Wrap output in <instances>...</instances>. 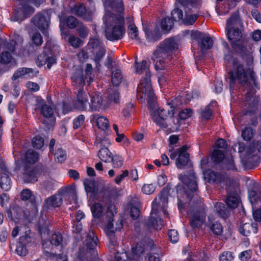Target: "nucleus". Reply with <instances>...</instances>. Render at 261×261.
<instances>
[{
	"label": "nucleus",
	"mask_w": 261,
	"mask_h": 261,
	"mask_svg": "<svg viewBox=\"0 0 261 261\" xmlns=\"http://www.w3.org/2000/svg\"><path fill=\"white\" fill-rule=\"evenodd\" d=\"M103 4L119 13L116 14L107 11L105 14L103 20L107 28L106 36L111 41L121 39L125 34L123 3L122 0H108V3Z\"/></svg>",
	"instance_id": "1"
},
{
	"label": "nucleus",
	"mask_w": 261,
	"mask_h": 261,
	"mask_svg": "<svg viewBox=\"0 0 261 261\" xmlns=\"http://www.w3.org/2000/svg\"><path fill=\"white\" fill-rule=\"evenodd\" d=\"M178 47L174 38H170L162 41L153 51L151 59L156 70L165 69L167 64L171 60V54Z\"/></svg>",
	"instance_id": "2"
},
{
	"label": "nucleus",
	"mask_w": 261,
	"mask_h": 261,
	"mask_svg": "<svg viewBox=\"0 0 261 261\" xmlns=\"http://www.w3.org/2000/svg\"><path fill=\"white\" fill-rule=\"evenodd\" d=\"M135 67L136 73L140 74L143 71L145 73V76L140 80L137 92L141 98H147L148 105L150 106L153 104L155 96L150 83L151 73L147 67L146 61L143 60L139 63L136 61Z\"/></svg>",
	"instance_id": "3"
},
{
	"label": "nucleus",
	"mask_w": 261,
	"mask_h": 261,
	"mask_svg": "<svg viewBox=\"0 0 261 261\" xmlns=\"http://www.w3.org/2000/svg\"><path fill=\"white\" fill-rule=\"evenodd\" d=\"M240 25V20L237 14H233L227 20L226 31L233 47L239 46L242 39V32L238 28Z\"/></svg>",
	"instance_id": "4"
},
{
	"label": "nucleus",
	"mask_w": 261,
	"mask_h": 261,
	"mask_svg": "<svg viewBox=\"0 0 261 261\" xmlns=\"http://www.w3.org/2000/svg\"><path fill=\"white\" fill-rule=\"evenodd\" d=\"M188 214L190 225L193 228L201 227L205 222V207L201 199L193 205H191Z\"/></svg>",
	"instance_id": "5"
},
{
	"label": "nucleus",
	"mask_w": 261,
	"mask_h": 261,
	"mask_svg": "<svg viewBox=\"0 0 261 261\" xmlns=\"http://www.w3.org/2000/svg\"><path fill=\"white\" fill-rule=\"evenodd\" d=\"M229 85L231 88L238 82L242 85H248V76L243 65L237 61L233 62V69L229 72Z\"/></svg>",
	"instance_id": "6"
},
{
	"label": "nucleus",
	"mask_w": 261,
	"mask_h": 261,
	"mask_svg": "<svg viewBox=\"0 0 261 261\" xmlns=\"http://www.w3.org/2000/svg\"><path fill=\"white\" fill-rule=\"evenodd\" d=\"M30 4H33L36 7L40 5L38 0H28V3L21 5L20 7L16 9L14 13V21L21 22L35 12L34 8L30 6Z\"/></svg>",
	"instance_id": "7"
},
{
	"label": "nucleus",
	"mask_w": 261,
	"mask_h": 261,
	"mask_svg": "<svg viewBox=\"0 0 261 261\" xmlns=\"http://www.w3.org/2000/svg\"><path fill=\"white\" fill-rule=\"evenodd\" d=\"M204 177L207 182L216 184L223 188H227L231 183L227 174L217 173L210 169L204 172Z\"/></svg>",
	"instance_id": "8"
},
{
	"label": "nucleus",
	"mask_w": 261,
	"mask_h": 261,
	"mask_svg": "<svg viewBox=\"0 0 261 261\" xmlns=\"http://www.w3.org/2000/svg\"><path fill=\"white\" fill-rule=\"evenodd\" d=\"M170 110L159 108L151 112V116L154 122L161 127L166 128V120L168 118H172L174 114V108L170 107Z\"/></svg>",
	"instance_id": "9"
},
{
	"label": "nucleus",
	"mask_w": 261,
	"mask_h": 261,
	"mask_svg": "<svg viewBox=\"0 0 261 261\" xmlns=\"http://www.w3.org/2000/svg\"><path fill=\"white\" fill-rule=\"evenodd\" d=\"M87 46L92 49V52L95 55L94 61L98 63L106 54V50L103 44L97 38H91Z\"/></svg>",
	"instance_id": "10"
},
{
	"label": "nucleus",
	"mask_w": 261,
	"mask_h": 261,
	"mask_svg": "<svg viewBox=\"0 0 261 261\" xmlns=\"http://www.w3.org/2000/svg\"><path fill=\"white\" fill-rule=\"evenodd\" d=\"M156 199L152 202L150 216L146 223L149 227H151L155 229H160L163 225V222L158 217L159 206L156 203Z\"/></svg>",
	"instance_id": "11"
},
{
	"label": "nucleus",
	"mask_w": 261,
	"mask_h": 261,
	"mask_svg": "<svg viewBox=\"0 0 261 261\" xmlns=\"http://www.w3.org/2000/svg\"><path fill=\"white\" fill-rule=\"evenodd\" d=\"M40 175L38 168L25 165L22 173V178L25 182H35Z\"/></svg>",
	"instance_id": "12"
},
{
	"label": "nucleus",
	"mask_w": 261,
	"mask_h": 261,
	"mask_svg": "<svg viewBox=\"0 0 261 261\" xmlns=\"http://www.w3.org/2000/svg\"><path fill=\"white\" fill-rule=\"evenodd\" d=\"M90 96V102L89 104L90 111H98L106 106V100L99 93L94 92L91 94Z\"/></svg>",
	"instance_id": "13"
},
{
	"label": "nucleus",
	"mask_w": 261,
	"mask_h": 261,
	"mask_svg": "<svg viewBox=\"0 0 261 261\" xmlns=\"http://www.w3.org/2000/svg\"><path fill=\"white\" fill-rule=\"evenodd\" d=\"M179 179L185 185L191 192L196 191L198 188L195 173L191 171L187 175L180 174Z\"/></svg>",
	"instance_id": "14"
},
{
	"label": "nucleus",
	"mask_w": 261,
	"mask_h": 261,
	"mask_svg": "<svg viewBox=\"0 0 261 261\" xmlns=\"http://www.w3.org/2000/svg\"><path fill=\"white\" fill-rule=\"evenodd\" d=\"M258 225L256 223L252 222H244V221L240 222L239 231L244 236H249L255 234L257 231Z\"/></svg>",
	"instance_id": "15"
},
{
	"label": "nucleus",
	"mask_w": 261,
	"mask_h": 261,
	"mask_svg": "<svg viewBox=\"0 0 261 261\" xmlns=\"http://www.w3.org/2000/svg\"><path fill=\"white\" fill-rule=\"evenodd\" d=\"M227 192V197L226 199V203L228 206L232 208H236L240 202V198L237 193L236 189L233 187L231 188L230 184L225 188Z\"/></svg>",
	"instance_id": "16"
},
{
	"label": "nucleus",
	"mask_w": 261,
	"mask_h": 261,
	"mask_svg": "<svg viewBox=\"0 0 261 261\" xmlns=\"http://www.w3.org/2000/svg\"><path fill=\"white\" fill-rule=\"evenodd\" d=\"M47 13H38L32 18V22L41 31L47 29L49 26V18Z\"/></svg>",
	"instance_id": "17"
},
{
	"label": "nucleus",
	"mask_w": 261,
	"mask_h": 261,
	"mask_svg": "<svg viewBox=\"0 0 261 261\" xmlns=\"http://www.w3.org/2000/svg\"><path fill=\"white\" fill-rule=\"evenodd\" d=\"M187 147L184 146L178 150V156L176 162L178 168L182 169L188 163L189 154L187 153Z\"/></svg>",
	"instance_id": "18"
},
{
	"label": "nucleus",
	"mask_w": 261,
	"mask_h": 261,
	"mask_svg": "<svg viewBox=\"0 0 261 261\" xmlns=\"http://www.w3.org/2000/svg\"><path fill=\"white\" fill-rule=\"evenodd\" d=\"M88 99L86 94L83 90H80L76 96V100L74 102V107L77 110H86Z\"/></svg>",
	"instance_id": "19"
},
{
	"label": "nucleus",
	"mask_w": 261,
	"mask_h": 261,
	"mask_svg": "<svg viewBox=\"0 0 261 261\" xmlns=\"http://www.w3.org/2000/svg\"><path fill=\"white\" fill-rule=\"evenodd\" d=\"M62 203V199L59 195H52L47 198L44 202V206L46 208H55L60 206Z\"/></svg>",
	"instance_id": "20"
},
{
	"label": "nucleus",
	"mask_w": 261,
	"mask_h": 261,
	"mask_svg": "<svg viewBox=\"0 0 261 261\" xmlns=\"http://www.w3.org/2000/svg\"><path fill=\"white\" fill-rule=\"evenodd\" d=\"M106 104L117 103L119 101V92L113 88H108L106 92Z\"/></svg>",
	"instance_id": "21"
},
{
	"label": "nucleus",
	"mask_w": 261,
	"mask_h": 261,
	"mask_svg": "<svg viewBox=\"0 0 261 261\" xmlns=\"http://www.w3.org/2000/svg\"><path fill=\"white\" fill-rule=\"evenodd\" d=\"M38 73V71H35L33 68L25 67L19 68L15 72L12 76V79L15 80L19 77L24 75L31 77L35 75Z\"/></svg>",
	"instance_id": "22"
},
{
	"label": "nucleus",
	"mask_w": 261,
	"mask_h": 261,
	"mask_svg": "<svg viewBox=\"0 0 261 261\" xmlns=\"http://www.w3.org/2000/svg\"><path fill=\"white\" fill-rule=\"evenodd\" d=\"M127 23L128 24V34L132 39L139 40L138 31L137 28L133 24L134 18L132 16L126 17Z\"/></svg>",
	"instance_id": "23"
},
{
	"label": "nucleus",
	"mask_w": 261,
	"mask_h": 261,
	"mask_svg": "<svg viewBox=\"0 0 261 261\" xmlns=\"http://www.w3.org/2000/svg\"><path fill=\"white\" fill-rule=\"evenodd\" d=\"M97 155L101 161L106 163H111L113 156L112 153L107 147L100 148Z\"/></svg>",
	"instance_id": "24"
},
{
	"label": "nucleus",
	"mask_w": 261,
	"mask_h": 261,
	"mask_svg": "<svg viewBox=\"0 0 261 261\" xmlns=\"http://www.w3.org/2000/svg\"><path fill=\"white\" fill-rule=\"evenodd\" d=\"M8 173V171L6 169V172H3L1 177L0 186L1 188L5 191H9L12 186V181Z\"/></svg>",
	"instance_id": "25"
},
{
	"label": "nucleus",
	"mask_w": 261,
	"mask_h": 261,
	"mask_svg": "<svg viewBox=\"0 0 261 261\" xmlns=\"http://www.w3.org/2000/svg\"><path fill=\"white\" fill-rule=\"evenodd\" d=\"M213 45V41L210 37H203L200 42L198 43V46L202 52L206 51L211 49Z\"/></svg>",
	"instance_id": "26"
},
{
	"label": "nucleus",
	"mask_w": 261,
	"mask_h": 261,
	"mask_svg": "<svg viewBox=\"0 0 261 261\" xmlns=\"http://www.w3.org/2000/svg\"><path fill=\"white\" fill-rule=\"evenodd\" d=\"M71 12L72 14L79 17L85 18L87 15V10L83 5H75L71 8Z\"/></svg>",
	"instance_id": "27"
},
{
	"label": "nucleus",
	"mask_w": 261,
	"mask_h": 261,
	"mask_svg": "<svg viewBox=\"0 0 261 261\" xmlns=\"http://www.w3.org/2000/svg\"><path fill=\"white\" fill-rule=\"evenodd\" d=\"M98 238L93 236V234H89L84 241V244L87 246V249L92 250L97 245Z\"/></svg>",
	"instance_id": "28"
},
{
	"label": "nucleus",
	"mask_w": 261,
	"mask_h": 261,
	"mask_svg": "<svg viewBox=\"0 0 261 261\" xmlns=\"http://www.w3.org/2000/svg\"><path fill=\"white\" fill-rule=\"evenodd\" d=\"M217 214L222 218H226L229 216V211L225 208V205L221 202H217L215 206Z\"/></svg>",
	"instance_id": "29"
},
{
	"label": "nucleus",
	"mask_w": 261,
	"mask_h": 261,
	"mask_svg": "<svg viewBox=\"0 0 261 261\" xmlns=\"http://www.w3.org/2000/svg\"><path fill=\"white\" fill-rule=\"evenodd\" d=\"M111 76V82L113 85L117 86L121 83L122 75L120 69H116L113 70Z\"/></svg>",
	"instance_id": "30"
},
{
	"label": "nucleus",
	"mask_w": 261,
	"mask_h": 261,
	"mask_svg": "<svg viewBox=\"0 0 261 261\" xmlns=\"http://www.w3.org/2000/svg\"><path fill=\"white\" fill-rule=\"evenodd\" d=\"M225 154L223 151L214 149L211 155L212 161L216 164L220 163L224 159Z\"/></svg>",
	"instance_id": "31"
},
{
	"label": "nucleus",
	"mask_w": 261,
	"mask_h": 261,
	"mask_svg": "<svg viewBox=\"0 0 261 261\" xmlns=\"http://www.w3.org/2000/svg\"><path fill=\"white\" fill-rule=\"evenodd\" d=\"M38 159V153L33 150L30 149L25 153V161L27 163L33 164Z\"/></svg>",
	"instance_id": "32"
},
{
	"label": "nucleus",
	"mask_w": 261,
	"mask_h": 261,
	"mask_svg": "<svg viewBox=\"0 0 261 261\" xmlns=\"http://www.w3.org/2000/svg\"><path fill=\"white\" fill-rule=\"evenodd\" d=\"M111 143L110 140L106 137H99L96 138L95 145L100 148L107 147L110 146Z\"/></svg>",
	"instance_id": "33"
},
{
	"label": "nucleus",
	"mask_w": 261,
	"mask_h": 261,
	"mask_svg": "<svg viewBox=\"0 0 261 261\" xmlns=\"http://www.w3.org/2000/svg\"><path fill=\"white\" fill-rule=\"evenodd\" d=\"M169 193L168 189L164 188L159 194V198L160 200V204H162V207H165V205L168 203Z\"/></svg>",
	"instance_id": "34"
},
{
	"label": "nucleus",
	"mask_w": 261,
	"mask_h": 261,
	"mask_svg": "<svg viewBox=\"0 0 261 261\" xmlns=\"http://www.w3.org/2000/svg\"><path fill=\"white\" fill-rule=\"evenodd\" d=\"M21 199L24 201H29L31 203L35 202V196L33 194L32 191L28 189H25L23 190L21 192Z\"/></svg>",
	"instance_id": "35"
},
{
	"label": "nucleus",
	"mask_w": 261,
	"mask_h": 261,
	"mask_svg": "<svg viewBox=\"0 0 261 261\" xmlns=\"http://www.w3.org/2000/svg\"><path fill=\"white\" fill-rule=\"evenodd\" d=\"M173 26V20L169 17H165L161 22V28L163 31L168 32Z\"/></svg>",
	"instance_id": "36"
},
{
	"label": "nucleus",
	"mask_w": 261,
	"mask_h": 261,
	"mask_svg": "<svg viewBox=\"0 0 261 261\" xmlns=\"http://www.w3.org/2000/svg\"><path fill=\"white\" fill-rule=\"evenodd\" d=\"M115 258L116 261H138L137 258L128 257L126 252L119 253L115 251Z\"/></svg>",
	"instance_id": "37"
},
{
	"label": "nucleus",
	"mask_w": 261,
	"mask_h": 261,
	"mask_svg": "<svg viewBox=\"0 0 261 261\" xmlns=\"http://www.w3.org/2000/svg\"><path fill=\"white\" fill-rule=\"evenodd\" d=\"M254 130L250 126L246 127L242 130V137L245 141H250L253 137Z\"/></svg>",
	"instance_id": "38"
},
{
	"label": "nucleus",
	"mask_w": 261,
	"mask_h": 261,
	"mask_svg": "<svg viewBox=\"0 0 261 261\" xmlns=\"http://www.w3.org/2000/svg\"><path fill=\"white\" fill-rule=\"evenodd\" d=\"M96 125L101 130H106L109 127V121L103 116L98 117L96 119Z\"/></svg>",
	"instance_id": "39"
},
{
	"label": "nucleus",
	"mask_w": 261,
	"mask_h": 261,
	"mask_svg": "<svg viewBox=\"0 0 261 261\" xmlns=\"http://www.w3.org/2000/svg\"><path fill=\"white\" fill-rule=\"evenodd\" d=\"M109 240V248L111 252L115 253L118 246V244L115 238V233H110L107 234Z\"/></svg>",
	"instance_id": "40"
},
{
	"label": "nucleus",
	"mask_w": 261,
	"mask_h": 261,
	"mask_svg": "<svg viewBox=\"0 0 261 261\" xmlns=\"http://www.w3.org/2000/svg\"><path fill=\"white\" fill-rule=\"evenodd\" d=\"M42 245L44 254L46 256L50 257L52 256L53 253L51 252V250L53 246L50 242L43 240L42 241Z\"/></svg>",
	"instance_id": "41"
},
{
	"label": "nucleus",
	"mask_w": 261,
	"mask_h": 261,
	"mask_svg": "<svg viewBox=\"0 0 261 261\" xmlns=\"http://www.w3.org/2000/svg\"><path fill=\"white\" fill-rule=\"evenodd\" d=\"M70 44L74 48H79L83 44V41L79 37L73 35H70L68 40Z\"/></svg>",
	"instance_id": "42"
},
{
	"label": "nucleus",
	"mask_w": 261,
	"mask_h": 261,
	"mask_svg": "<svg viewBox=\"0 0 261 261\" xmlns=\"http://www.w3.org/2000/svg\"><path fill=\"white\" fill-rule=\"evenodd\" d=\"M91 211L94 217L99 218L102 213L103 207L101 204L97 203L91 207Z\"/></svg>",
	"instance_id": "43"
},
{
	"label": "nucleus",
	"mask_w": 261,
	"mask_h": 261,
	"mask_svg": "<svg viewBox=\"0 0 261 261\" xmlns=\"http://www.w3.org/2000/svg\"><path fill=\"white\" fill-rule=\"evenodd\" d=\"M49 242L53 246H59L62 242V236L60 232L54 233L51 235Z\"/></svg>",
	"instance_id": "44"
},
{
	"label": "nucleus",
	"mask_w": 261,
	"mask_h": 261,
	"mask_svg": "<svg viewBox=\"0 0 261 261\" xmlns=\"http://www.w3.org/2000/svg\"><path fill=\"white\" fill-rule=\"evenodd\" d=\"M132 251L134 254L133 257L137 258L138 261L139 256L144 252V247L142 243H138L135 248H132Z\"/></svg>",
	"instance_id": "45"
},
{
	"label": "nucleus",
	"mask_w": 261,
	"mask_h": 261,
	"mask_svg": "<svg viewBox=\"0 0 261 261\" xmlns=\"http://www.w3.org/2000/svg\"><path fill=\"white\" fill-rule=\"evenodd\" d=\"M85 190L87 192L94 193L95 192V182L91 179H86L84 182Z\"/></svg>",
	"instance_id": "46"
},
{
	"label": "nucleus",
	"mask_w": 261,
	"mask_h": 261,
	"mask_svg": "<svg viewBox=\"0 0 261 261\" xmlns=\"http://www.w3.org/2000/svg\"><path fill=\"white\" fill-rule=\"evenodd\" d=\"M43 145L44 140L41 137L36 136L32 139V145L34 148L40 149Z\"/></svg>",
	"instance_id": "47"
},
{
	"label": "nucleus",
	"mask_w": 261,
	"mask_h": 261,
	"mask_svg": "<svg viewBox=\"0 0 261 261\" xmlns=\"http://www.w3.org/2000/svg\"><path fill=\"white\" fill-rule=\"evenodd\" d=\"M54 153L55 159L57 160L59 162L62 163L64 162L66 159V153L65 151L61 148H58Z\"/></svg>",
	"instance_id": "48"
},
{
	"label": "nucleus",
	"mask_w": 261,
	"mask_h": 261,
	"mask_svg": "<svg viewBox=\"0 0 261 261\" xmlns=\"http://www.w3.org/2000/svg\"><path fill=\"white\" fill-rule=\"evenodd\" d=\"M76 30L81 38H85L88 36V29L82 23H79Z\"/></svg>",
	"instance_id": "49"
},
{
	"label": "nucleus",
	"mask_w": 261,
	"mask_h": 261,
	"mask_svg": "<svg viewBox=\"0 0 261 261\" xmlns=\"http://www.w3.org/2000/svg\"><path fill=\"white\" fill-rule=\"evenodd\" d=\"M111 162L113 163L114 168H119L123 164V160L121 156L118 155H115L113 156Z\"/></svg>",
	"instance_id": "50"
},
{
	"label": "nucleus",
	"mask_w": 261,
	"mask_h": 261,
	"mask_svg": "<svg viewBox=\"0 0 261 261\" xmlns=\"http://www.w3.org/2000/svg\"><path fill=\"white\" fill-rule=\"evenodd\" d=\"M211 230L216 235H220L223 231L221 224L217 222L214 223L211 226Z\"/></svg>",
	"instance_id": "51"
},
{
	"label": "nucleus",
	"mask_w": 261,
	"mask_h": 261,
	"mask_svg": "<svg viewBox=\"0 0 261 261\" xmlns=\"http://www.w3.org/2000/svg\"><path fill=\"white\" fill-rule=\"evenodd\" d=\"M12 56L9 51H4L0 56V63L8 64L10 62Z\"/></svg>",
	"instance_id": "52"
},
{
	"label": "nucleus",
	"mask_w": 261,
	"mask_h": 261,
	"mask_svg": "<svg viewBox=\"0 0 261 261\" xmlns=\"http://www.w3.org/2000/svg\"><path fill=\"white\" fill-rule=\"evenodd\" d=\"M41 112L44 117L47 118L51 117L54 114L53 109L47 105L43 106Z\"/></svg>",
	"instance_id": "53"
},
{
	"label": "nucleus",
	"mask_w": 261,
	"mask_h": 261,
	"mask_svg": "<svg viewBox=\"0 0 261 261\" xmlns=\"http://www.w3.org/2000/svg\"><path fill=\"white\" fill-rule=\"evenodd\" d=\"M172 19L174 21H178L182 19V11L178 8H175L171 12Z\"/></svg>",
	"instance_id": "54"
},
{
	"label": "nucleus",
	"mask_w": 261,
	"mask_h": 261,
	"mask_svg": "<svg viewBox=\"0 0 261 261\" xmlns=\"http://www.w3.org/2000/svg\"><path fill=\"white\" fill-rule=\"evenodd\" d=\"M198 15L196 14L187 15L183 19V22L187 25H192L197 19Z\"/></svg>",
	"instance_id": "55"
},
{
	"label": "nucleus",
	"mask_w": 261,
	"mask_h": 261,
	"mask_svg": "<svg viewBox=\"0 0 261 261\" xmlns=\"http://www.w3.org/2000/svg\"><path fill=\"white\" fill-rule=\"evenodd\" d=\"M85 121V116L83 115H81L78 116L76 118H75L73 122V128L77 129L80 127L81 125H82Z\"/></svg>",
	"instance_id": "56"
},
{
	"label": "nucleus",
	"mask_w": 261,
	"mask_h": 261,
	"mask_svg": "<svg viewBox=\"0 0 261 261\" xmlns=\"http://www.w3.org/2000/svg\"><path fill=\"white\" fill-rule=\"evenodd\" d=\"M66 23L70 29H73L77 27L79 24L77 19L73 16H69L67 18Z\"/></svg>",
	"instance_id": "57"
},
{
	"label": "nucleus",
	"mask_w": 261,
	"mask_h": 261,
	"mask_svg": "<svg viewBox=\"0 0 261 261\" xmlns=\"http://www.w3.org/2000/svg\"><path fill=\"white\" fill-rule=\"evenodd\" d=\"M32 40L34 44L36 46H39L43 42V39L41 34L39 33H35L32 37Z\"/></svg>",
	"instance_id": "58"
},
{
	"label": "nucleus",
	"mask_w": 261,
	"mask_h": 261,
	"mask_svg": "<svg viewBox=\"0 0 261 261\" xmlns=\"http://www.w3.org/2000/svg\"><path fill=\"white\" fill-rule=\"evenodd\" d=\"M201 115L203 119L208 120L212 116V111L209 106H207L201 112Z\"/></svg>",
	"instance_id": "59"
},
{
	"label": "nucleus",
	"mask_w": 261,
	"mask_h": 261,
	"mask_svg": "<svg viewBox=\"0 0 261 261\" xmlns=\"http://www.w3.org/2000/svg\"><path fill=\"white\" fill-rule=\"evenodd\" d=\"M16 253L20 256H25L28 253V250L25 245L18 243L16 249Z\"/></svg>",
	"instance_id": "60"
},
{
	"label": "nucleus",
	"mask_w": 261,
	"mask_h": 261,
	"mask_svg": "<svg viewBox=\"0 0 261 261\" xmlns=\"http://www.w3.org/2000/svg\"><path fill=\"white\" fill-rule=\"evenodd\" d=\"M169 238L171 242L176 243L179 240V236L176 230L171 229L169 231Z\"/></svg>",
	"instance_id": "61"
},
{
	"label": "nucleus",
	"mask_w": 261,
	"mask_h": 261,
	"mask_svg": "<svg viewBox=\"0 0 261 261\" xmlns=\"http://www.w3.org/2000/svg\"><path fill=\"white\" fill-rule=\"evenodd\" d=\"M233 258L232 253L228 251L224 252L219 256L220 261H231Z\"/></svg>",
	"instance_id": "62"
},
{
	"label": "nucleus",
	"mask_w": 261,
	"mask_h": 261,
	"mask_svg": "<svg viewBox=\"0 0 261 261\" xmlns=\"http://www.w3.org/2000/svg\"><path fill=\"white\" fill-rule=\"evenodd\" d=\"M155 187L152 184H145L142 188V191L143 193L147 195L153 193Z\"/></svg>",
	"instance_id": "63"
},
{
	"label": "nucleus",
	"mask_w": 261,
	"mask_h": 261,
	"mask_svg": "<svg viewBox=\"0 0 261 261\" xmlns=\"http://www.w3.org/2000/svg\"><path fill=\"white\" fill-rule=\"evenodd\" d=\"M48 57L47 55L44 53L38 56L37 60V64L38 66H41L47 63Z\"/></svg>",
	"instance_id": "64"
}]
</instances>
